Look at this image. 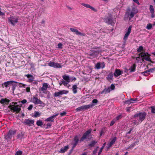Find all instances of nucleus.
<instances>
[{"label": "nucleus", "mask_w": 155, "mask_h": 155, "mask_svg": "<svg viewBox=\"0 0 155 155\" xmlns=\"http://www.w3.org/2000/svg\"><path fill=\"white\" fill-rule=\"evenodd\" d=\"M146 115L147 114L145 112L136 114L134 116L133 123L135 125H138L145 119Z\"/></svg>", "instance_id": "1"}, {"label": "nucleus", "mask_w": 155, "mask_h": 155, "mask_svg": "<svg viewBox=\"0 0 155 155\" xmlns=\"http://www.w3.org/2000/svg\"><path fill=\"white\" fill-rule=\"evenodd\" d=\"M130 8H129L127 10V12L125 13V15H127L128 16H129L130 20L134 17L135 15L138 12V10L134 7H133L130 12Z\"/></svg>", "instance_id": "2"}, {"label": "nucleus", "mask_w": 155, "mask_h": 155, "mask_svg": "<svg viewBox=\"0 0 155 155\" xmlns=\"http://www.w3.org/2000/svg\"><path fill=\"white\" fill-rule=\"evenodd\" d=\"M12 103L14 104L10 105L9 106V108L13 112H16L17 113H19L21 110V108L19 106L15 105L16 104H17V103H14L13 102Z\"/></svg>", "instance_id": "3"}, {"label": "nucleus", "mask_w": 155, "mask_h": 155, "mask_svg": "<svg viewBox=\"0 0 155 155\" xmlns=\"http://www.w3.org/2000/svg\"><path fill=\"white\" fill-rule=\"evenodd\" d=\"M94 105L93 104H90L87 105H85L80 107L76 109L77 112H79L82 110L84 111L87 110L90 108L92 107Z\"/></svg>", "instance_id": "4"}, {"label": "nucleus", "mask_w": 155, "mask_h": 155, "mask_svg": "<svg viewBox=\"0 0 155 155\" xmlns=\"http://www.w3.org/2000/svg\"><path fill=\"white\" fill-rule=\"evenodd\" d=\"M18 17L16 16H10L8 18V21L12 25L14 26L15 24L18 22Z\"/></svg>", "instance_id": "5"}, {"label": "nucleus", "mask_w": 155, "mask_h": 155, "mask_svg": "<svg viewBox=\"0 0 155 155\" xmlns=\"http://www.w3.org/2000/svg\"><path fill=\"white\" fill-rule=\"evenodd\" d=\"M31 101L35 104H40L43 106H45V105L44 103L43 102L39 99H38V97H33L31 99Z\"/></svg>", "instance_id": "6"}, {"label": "nucleus", "mask_w": 155, "mask_h": 155, "mask_svg": "<svg viewBox=\"0 0 155 155\" xmlns=\"http://www.w3.org/2000/svg\"><path fill=\"white\" fill-rule=\"evenodd\" d=\"M139 56H140L142 58V61H144V60L145 59L146 61H149V62L152 63V61L150 59V58L149 57V56H147V55H145V54H143V52H142L141 53L139 54H138Z\"/></svg>", "instance_id": "7"}, {"label": "nucleus", "mask_w": 155, "mask_h": 155, "mask_svg": "<svg viewBox=\"0 0 155 155\" xmlns=\"http://www.w3.org/2000/svg\"><path fill=\"white\" fill-rule=\"evenodd\" d=\"M16 133L15 130H10L7 134L5 136V138L6 140L10 139L12 138V136Z\"/></svg>", "instance_id": "8"}, {"label": "nucleus", "mask_w": 155, "mask_h": 155, "mask_svg": "<svg viewBox=\"0 0 155 155\" xmlns=\"http://www.w3.org/2000/svg\"><path fill=\"white\" fill-rule=\"evenodd\" d=\"M92 131L91 129H89L83 135L82 137L81 138L80 141L82 142L84 140L86 139L87 137L91 133Z\"/></svg>", "instance_id": "9"}, {"label": "nucleus", "mask_w": 155, "mask_h": 155, "mask_svg": "<svg viewBox=\"0 0 155 155\" xmlns=\"http://www.w3.org/2000/svg\"><path fill=\"white\" fill-rule=\"evenodd\" d=\"M68 93V91L63 90L55 92L54 94V96L55 97H56L60 96V95H63V94H66Z\"/></svg>", "instance_id": "10"}, {"label": "nucleus", "mask_w": 155, "mask_h": 155, "mask_svg": "<svg viewBox=\"0 0 155 155\" xmlns=\"http://www.w3.org/2000/svg\"><path fill=\"white\" fill-rule=\"evenodd\" d=\"M104 21L108 24H111L113 22V19L111 16L109 15L104 18Z\"/></svg>", "instance_id": "11"}, {"label": "nucleus", "mask_w": 155, "mask_h": 155, "mask_svg": "<svg viewBox=\"0 0 155 155\" xmlns=\"http://www.w3.org/2000/svg\"><path fill=\"white\" fill-rule=\"evenodd\" d=\"M48 65L49 66L54 68H61L62 67V66L60 64L53 62H49Z\"/></svg>", "instance_id": "12"}, {"label": "nucleus", "mask_w": 155, "mask_h": 155, "mask_svg": "<svg viewBox=\"0 0 155 155\" xmlns=\"http://www.w3.org/2000/svg\"><path fill=\"white\" fill-rule=\"evenodd\" d=\"M105 65L104 62L97 63L95 65V68L97 69L103 68H104Z\"/></svg>", "instance_id": "13"}, {"label": "nucleus", "mask_w": 155, "mask_h": 155, "mask_svg": "<svg viewBox=\"0 0 155 155\" xmlns=\"http://www.w3.org/2000/svg\"><path fill=\"white\" fill-rule=\"evenodd\" d=\"M132 27L131 26H130L127 30V32L126 33L124 38V40H126L128 38V36L130 34V33L131 31Z\"/></svg>", "instance_id": "14"}, {"label": "nucleus", "mask_w": 155, "mask_h": 155, "mask_svg": "<svg viewBox=\"0 0 155 155\" xmlns=\"http://www.w3.org/2000/svg\"><path fill=\"white\" fill-rule=\"evenodd\" d=\"M58 113H57L55 115H54L53 116L47 118L45 120L47 121H51V122H53L54 121V118L56 116H58Z\"/></svg>", "instance_id": "15"}, {"label": "nucleus", "mask_w": 155, "mask_h": 155, "mask_svg": "<svg viewBox=\"0 0 155 155\" xmlns=\"http://www.w3.org/2000/svg\"><path fill=\"white\" fill-rule=\"evenodd\" d=\"M34 120L30 119H25L24 121V123L25 124L29 126H31L34 124Z\"/></svg>", "instance_id": "16"}, {"label": "nucleus", "mask_w": 155, "mask_h": 155, "mask_svg": "<svg viewBox=\"0 0 155 155\" xmlns=\"http://www.w3.org/2000/svg\"><path fill=\"white\" fill-rule=\"evenodd\" d=\"M48 87V85L47 83H44L43 84L42 87L40 88V91H43V93H44V92H46V91Z\"/></svg>", "instance_id": "17"}, {"label": "nucleus", "mask_w": 155, "mask_h": 155, "mask_svg": "<svg viewBox=\"0 0 155 155\" xmlns=\"http://www.w3.org/2000/svg\"><path fill=\"white\" fill-rule=\"evenodd\" d=\"M81 5L87 8H90L95 12H96L97 11V10L96 9L89 4L82 3L81 4Z\"/></svg>", "instance_id": "18"}, {"label": "nucleus", "mask_w": 155, "mask_h": 155, "mask_svg": "<svg viewBox=\"0 0 155 155\" xmlns=\"http://www.w3.org/2000/svg\"><path fill=\"white\" fill-rule=\"evenodd\" d=\"M122 71H121L119 69H117L115 70V71L114 75L115 77H117L119 76L122 74Z\"/></svg>", "instance_id": "19"}, {"label": "nucleus", "mask_w": 155, "mask_h": 155, "mask_svg": "<svg viewBox=\"0 0 155 155\" xmlns=\"http://www.w3.org/2000/svg\"><path fill=\"white\" fill-rule=\"evenodd\" d=\"M111 91V90L110 89V87L107 88H105L104 89V90L101 92V94H106L110 92Z\"/></svg>", "instance_id": "20"}, {"label": "nucleus", "mask_w": 155, "mask_h": 155, "mask_svg": "<svg viewBox=\"0 0 155 155\" xmlns=\"http://www.w3.org/2000/svg\"><path fill=\"white\" fill-rule=\"evenodd\" d=\"M14 82L15 83H17V82L13 81H9L5 82L3 83V85H4V86L5 87H7L8 86V85L11 84H12Z\"/></svg>", "instance_id": "21"}, {"label": "nucleus", "mask_w": 155, "mask_h": 155, "mask_svg": "<svg viewBox=\"0 0 155 155\" xmlns=\"http://www.w3.org/2000/svg\"><path fill=\"white\" fill-rule=\"evenodd\" d=\"M68 148V146L67 145L65 146L64 147L61 148L59 151V152L61 153H64L67 150Z\"/></svg>", "instance_id": "22"}, {"label": "nucleus", "mask_w": 155, "mask_h": 155, "mask_svg": "<svg viewBox=\"0 0 155 155\" xmlns=\"http://www.w3.org/2000/svg\"><path fill=\"white\" fill-rule=\"evenodd\" d=\"M62 78L65 81H66L67 82H70L71 80L70 77L68 75L64 74L63 75Z\"/></svg>", "instance_id": "23"}, {"label": "nucleus", "mask_w": 155, "mask_h": 155, "mask_svg": "<svg viewBox=\"0 0 155 155\" xmlns=\"http://www.w3.org/2000/svg\"><path fill=\"white\" fill-rule=\"evenodd\" d=\"M136 65L135 64H133L131 66L130 68L129 69L130 72H134L136 70Z\"/></svg>", "instance_id": "24"}, {"label": "nucleus", "mask_w": 155, "mask_h": 155, "mask_svg": "<svg viewBox=\"0 0 155 155\" xmlns=\"http://www.w3.org/2000/svg\"><path fill=\"white\" fill-rule=\"evenodd\" d=\"M25 76L28 78V81L30 82H32L33 81L34 78L33 76L31 74H28L25 75Z\"/></svg>", "instance_id": "25"}, {"label": "nucleus", "mask_w": 155, "mask_h": 155, "mask_svg": "<svg viewBox=\"0 0 155 155\" xmlns=\"http://www.w3.org/2000/svg\"><path fill=\"white\" fill-rule=\"evenodd\" d=\"M72 88L74 94H76L77 92L78 87L77 85H73Z\"/></svg>", "instance_id": "26"}, {"label": "nucleus", "mask_w": 155, "mask_h": 155, "mask_svg": "<svg viewBox=\"0 0 155 155\" xmlns=\"http://www.w3.org/2000/svg\"><path fill=\"white\" fill-rule=\"evenodd\" d=\"M24 133L22 132L19 134L17 135V137L18 138L22 139L24 137Z\"/></svg>", "instance_id": "27"}, {"label": "nucleus", "mask_w": 155, "mask_h": 155, "mask_svg": "<svg viewBox=\"0 0 155 155\" xmlns=\"http://www.w3.org/2000/svg\"><path fill=\"white\" fill-rule=\"evenodd\" d=\"M116 140V137H115L113 139H112L109 143L110 144V146H112V145L115 143Z\"/></svg>", "instance_id": "28"}, {"label": "nucleus", "mask_w": 155, "mask_h": 155, "mask_svg": "<svg viewBox=\"0 0 155 155\" xmlns=\"http://www.w3.org/2000/svg\"><path fill=\"white\" fill-rule=\"evenodd\" d=\"M133 100V98H130V99L125 101L124 103L125 104H130L134 102L132 101Z\"/></svg>", "instance_id": "29"}, {"label": "nucleus", "mask_w": 155, "mask_h": 155, "mask_svg": "<svg viewBox=\"0 0 155 155\" xmlns=\"http://www.w3.org/2000/svg\"><path fill=\"white\" fill-rule=\"evenodd\" d=\"M97 143V142L95 140H92L91 142L89 144V146L93 147L94 146L96 143Z\"/></svg>", "instance_id": "30"}, {"label": "nucleus", "mask_w": 155, "mask_h": 155, "mask_svg": "<svg viewBox=\"0 0 155 155\" xmlns=\"http://www.w3.org/2000/svg\"><path fill=\"white\" fill-rule=\"evenodd\" d=\"M106 144V143L105 142L104 143L103 146L101 148L99 152H98V155H100V154H101V152L102 151L103 149L105 146Z\"/></svg>", "instance_id": "31"}, {"label": "nucleus", "mask_w": 155, "mask_h": 155, "mask_svg": "<svg viewBox=\"0 0 155 155\" xmlns=\"http://www.w3.org/2000/svg\"><path fill=\"white\" fill-rule=\"evenodd\" d=\"M9 100L7 99H2L0 101V103L1 104H4L6 102H8Z\"/></svg>", "instance_id": "32"}, {"label": "nucleus", "mask_w": 155, "mask_h": 155, "mask_svg": "<svg viewBox=\"0 0 155 155\" xmlns=\"http://www.w3.org/2000/svg\"><path fill=\"white\" fill-rule=\"evenodd\" d=\"M70 30L71 31L75 32L76 35H77L79 31L78 30L74 28H71Z\"/></svg>", "instance_id": "33"}, {"label": "nucleus", "mask_w": 155, "mask_h": 155, "mask_svg": "<svg viewBox=\"0 0 155 155\" xmlns=\"http://www.w3.org/2000/svg\"><path fill=\"white\" fill-rule=\"evenodd\" d=\"M152 25L151 24L149 23L147 24L146 28L148 30H150L152 29Z\"/></svg>", "instance_id": "34"}, {"label": "nucleus", "mask_w": 155, "mask_h": 155, "mask_svg": "<svg viewBox=\"0 0 155 155\" xmlns=\"http://www.w3.org/2000/svg\"><path fill=\"white\" fill-rule=\"evenodd\" d=\"M113 76V73H110L109 74L107 75V79L111 80L112 79Z\"/></svg>", "instance_id": "35"}, {"label": "nucleus", "mask_w": 155, "mask_h": 155, "mask_svg": "<svg viewBox=\"0 0 155 155\" xmlns=\"http://www.w3.org/2000/svg\"><path fill=\"white\" fill-rule=\"evenodd\" d=\"M37 125L38 126H41L43 125L42 122L40 120H38L37 121Z\"/></svg>", "instance_id": "36"}, {"label": "nucleus", "mask_w": 155, "mask_h": 155, "mask_svg": "<svg viewBox=\"0 0 155 155\" xmlns=\"http://www.w3.org/2000/svg\"><path fill=\"white\" fill-rule=\"evenodd\" d=\"M143 47L142 46H140L139 48H137V51L138 52H140L142 51L143 50Z\"/></svg>", "instance_id": "37"}, {"label": "nucleus", "mask_w": 155, "mask_h": 155, "mask_svg": "<svg viewBox=\"0 0 155 155\" xmlns=\"http://www.w3.org/2000/svg\"><path fill=\"white\" fill-rule=\"evenodd\" d=\"M135 144L134 143H132L130 146L128 147L126 149L127 150H128L129 149H132L134 146Z\"/></svg>", "instance_id": "38"}, {"label": "nucleus", "mask_w": 155, "mask_h": 155, "mask_svg": "<svg viewBox=\"0 0 155 155\" xmlns=\"http://www.w3.org/2000/svg\"><path fill=\"white\" fill-rule=\"evenodd\" d=\"M44 93L47 94L46 98H47L49 99L50 98L51 94L49 91H47L45 92H44Z\"/></svg>", "instance_id": "39"}, {"label": "nucleus", "mask_w": 155, "mask_h": 155, "mask_svg": "<svg viewBox=\"0 0 155 155\" xmlns=\"http://www.w3.org/2000/svg\"><path fill=\"white\" fill-rule=\"evenodd\" d=\"M40 115V113L38 111H35L34 112V117H39Z\"/></svg>", "instance_id": "40"}, {"label": "nucleus", "mask_w": 155, "mask_h": 155, "mask_svg": "<svg viewBox=\"0 0 155 155\" xmlns=\"http://www.w3.org/2000/svg\"><path fill=\"white\" fill-rule=\"evenodd\" d=\"M149 9L150 10V11L151 12H153L154 13V9L153 8V6L152 5H150V8Z\"/></svg>", "instance_id": "41"}, {"label": "nucleus", "mask_w": 155, "mask_h": 155, "mask_svg": "<svg viewBox=\"0 0 155 155\" xmlns=\"http://www.w3.org/2000/svg\"><path fill=\"white\" fill-rule=\"evenodd\" d=\"M74 143H78L79 141V138L77 136H76L74 138Z\"/></svg>", "instance_id": "42"}, {"label": "nucleus", "mask_w": 155, "mask_h": 155, "mask_svg": "<svg viewBox=\"0 0 155 155\" xmlns=\"http://www.w3.org/2000/svg\"><path fill=\"white\" fill-rule=\"evenodd\" d=\"M61 81L62 82L64 86L67 85L69 82H67L66 81H64L63 80H61Z\"/></svg>", "instance_id": "43"}, {"label": "nucleus", "mask_w": 155, "mask_h": 155, "mask_svg": "<svg viewBox=\"0 0 155 155\" xmlns=\"http://www.w3.org/2000/svg\"><path fill=\"white\" fill-rule=\"evenodd\" d=\"M142 74L145 76H147L150 74L149 72H148V70L145 71H144L143 72H142Z\"/></svg>", "instance_id": "44"}, {"label": "nucleus", "mask_w": 155, "mask_h": 155, "mask_svg": "<svg viewBox=\"0 0 155 155\" xmlns=\"http://www.w3.org/2000/svg\"><path fill=\"white\" fill-rule=\"evenodd\" d=\"M155 71V68H152L150 69H149L148 70V72H149L150 73V72H153L154 71Z\"/></svg>", "instance_id": "45"}, {"label": "nucleus", "mask_w": 155, "mask_h": 155, "mask_svg": "<svg viewBox=\"0 0 155 155\" xmlns=\"http://www.w3.org/2000/svg\"><path fill=\"white\" fill-rule=\"evenodd\" d=\"M22 153V151L20 150H19L18 151L16 152L15 155H21Z\"/></svg>", "instance_id": "46"}, {"label": "nucleus", "mask_w": 155, "mask_h": 155, "mask_svg": "<svg viewBox=\"0 0 155 155\" xmlns=\"http://www.w3.org/2000/svg\"><path fill=\"white\" fill-rule=\"evenodd\" d=\"M77 35H79L81 36H85L86 34L85 33H82L79 31H78Z\"/></svg>", "instance_id": "47"}, {"label": "nucleus", "mask_w": 155, "mask_h": 155, "mask_svg": "<svg viewBox=\"0 0 155 155\" xmlns=\"http://www.w3.org/2000/svg\"><path fill=\"white\" fill-rule=\"evenodd\" d=\"M58 47L59 48H63L62 44L61 43H59L58 44Z\"/></svg>", "instance_id": "48"}, {"label": "nucleus", "mask_w": 155, "mask_h": 155, "mask_svg": "<svg viewBox=\"0 0 155 155\" xmlns=\"http://www.w3.org/2000/svg\"><path fill=\"white\" fill-rule=\"evenodd\" d=\"M116 120H115V119H114L113 120L111 121L110 122V126H112L115 123Z\"/></svg>", "instance_id": "49"}, {"label": "nucleus", "mask_w": 155, "mask_h": 155, "mask_svg": "<svg viewBox=\"0 0 155 155\" xmlns=\"http://www.w3.org/2000/svg\"><path fill=\"white\" fill-rule=\"evenodd\" d=\"M101 51L100 50H98L97 51H95L94 52V54H99V53L101 52Z\"/></svg>", "instance_id": "50"}, {"label": "nucleus", "mask_w": 155, "mask_h": 155, "mask_svg": "<svg viewBox=\"0 0 155 155\" xmlns=\"http://www.w3.org/2000/svg\"><path fill=\"white\" fill-rule=\"evenodd\" d=\"M111 91L113 90L115 88V86L113 84H112L110 85V87Z\"/></svg>", "instance_id": "51"}, {"label": "nucleus", "mask_w": 155, "mask_h": 155, "mask_svg": "<svg viewBox=\"0 0 155 155\" xmlns=\"http://www.w3.org/2000/svg\"><path fill=\"white\" fill-rule=\"evenodd\" d=\"M78 143H74L72 144L73 145L72 150L77 145Z\"/></svg>", "instance_id": "52"}, {"label": "nucleus", "mask_w": 155, "mask_h": 155, "mask_svg": "<svg viewBox=\"0 0 155 155\" xmlns=\"http://www.w3.org/2000/svg\"><path fill=\"white\" fill-rule=\"evenodd\" d=\"M121 115H119L118 116H117V117L116 118L114 119H115V120H116H116H119V119H120V118H121Z\"/></svg>", "instance_id": "53"}, {"label": "nucleus", "mask_w": 155, "mask_h": 155, "mask_svg": "<svg viewBox=\"0 0 155 155\" xmlns=\"http://www.w3.org/2000/svg\"><path fill=\"white\" fill-rule=\"evenodd\" d=\"M33 107V105L32 104L29 105V106L28 108V110H31L32 108Z\"/></svg>", "instance_id": "54"}, {"label": "nucleus", "mask_w": 155, "mask_h": 155, "mask_svg": "<svg viewBox=\"0 0 155 155\" xmlns=\"http://www.w3.org/2000/svg\"><path fill=\"white\" fill-rule=\"evenodd\" d=\"M98 102V101L96 99H93L92 101V103L94 104H96Z\"/></svg>", "instance_id": "55"}, {"label": "nucleus", "mask_w": 155, "mask_h": 155, "mask_svg": "<svg viewBox=\"0 0 155 155\" xmlns=\"http://www.w3.org/2000/svg\"><path fill=\"white\" fill-rule=\"evenodd\" d=\"M151 112L153 113H155V108L153 107H151Z\"/></svg>", "instance_id": "56"}, {"label": "nucleus", "mask_w": 155, "mask_h": 155, "mask_svg": "<svg viewBox=\"0 0 155 155\" xmlns=\"http://www.w3.org/2000/svg\"><path fill=\"white\" fill-rule=\"evenodd\" d=\"M66 112L65 111H64L63 112L60 113V115L62 116H64L66 115Z\"/></svg>", "instance_id": "57"}, {"label": "nucleus", "mask_w": 155, "mask_h": 155, "mask_svg": "<svg viewBox=\"0 0 155 155\" xmlns=\"http://www.w3.org/2000/svg\"><path fill=\"white\" fill-rule=\"evenodd\" d=\"M97 149H95L93 151L92 155H96V154L97 152Z\"/></svg>", "instance_id": "58"}, {"label": "nucleus", "mask_w": 155, "mask_h": 155, "mask_svg": "<svg viewBox=\"0 0 155 155\" xmlns=\"http://www.w3.org/2000/svg\"><path fill=\"white\" fill-rule=\"evenodd\" d=\"M47 128H50L51 126V124L50 123H48L47 124Z\"/></svg>", "instance_id": "59"}, {"label": "nucleus", "mask_w": 155, "mask_h": 155, "mask_svg": "<svg viewBox=\"0 0 155 155\" xmlns=\"http://www.w3.org/2000/svg\"><path fill=\"white\" fill-rule=\"evenodd\" d=\"M20 87H25V86H26V84H23L22 83H20Z\"/></svg>", "instance_id": "60"}, {"label": "nucleus", "mask_w": 155, "mask_h": 155, "mask_svg": "<svg viewBox=\"0 0 155 155\" xmlns=\"http://www.w3.org/2000/svg\"><path fill=\"white\" fill-rule=\"evenodd\" d=\"M104 132L103 130L102 129L101 131L100 134V136H101L102 135H104Z\"/></svg>", "instance_id": "61"}, {"label": "nucleus", "mask_w": 155, "mask_h": 155, "mask_svg": "<svg viewBox=\"0 0 155 155\" xmlns=\"http://www.w3.org/2000/svg\"><path fill=\"white\" fill-rule=\"evenodd\" d=\"M27 102V100L25 99H24L21 101V102L22 104H25Z\"/></svg>", "instance_id": "62"}, {"label": "nucleus", "mask_w": 155, "mask_h": 155, "mask_svg": "<svg viewBox=\"0 0 155 155\" xmlns=\"http://www.w3.org/2000/svg\"><path fill=\"white\" fill-rule=\"evenodd\" d=\"M112 146H110V144L108 143L107 144V145L106 146L107 149H109Z\"/></svg>", "instance_id": "63"}, {"label": "nucleus", "mask_w": 155, "mask_h": 155, "mask_svg": "<svg viewBox=\"0 0 155 155\" xmlns=\"http://www.w3.org/2000/svg\"><path fill=\"white\" fill-rule=\"evenodd\" d=\"M26 91L27 92H29L30 91V89L29 87H27L26 88Z\"/></svg>", "instance_id": "64"}]
</instances>
